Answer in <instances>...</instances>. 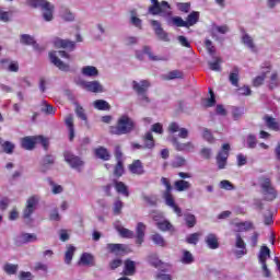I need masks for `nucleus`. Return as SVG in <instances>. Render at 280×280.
<instances>
[{
    "label": "nucleus",
    "instance_id": "obj_29",
    "mask_svg": "<svg viewBox=\"0 0 280 280\" xmlns=\"http://www.w3.org/2000/svg\"><path fill=\"white\" fill-rule=\"evenodd\" d=\"M49 60L52 65H55V67H58V69H67L68 67L65 62H62V60H60V58H58L55 50L49 52Z\"/></svg>",
    "mask_w": 280,
    "mask_h": 280
},
{
    "label": "nucleus",
    "instance_id": "obj_26",
    "mask_svg": "<svg viewBox=\"0 0 280 280\" xmlns=\"http://www.w3.org/2000/svg\"><path fill=\"white\" fill-rule=\"evenodd\" d=\"M191 188V183L185 179H177L174 182V189L176 191H189Z\"/></svg>",
    "mask_w": 280,
    "mask_h": 280
},
{
    "label": "nucleus",
    "instance_id": "obj_43",
    "mask_svg": "<svg viewBox=\"0 0 280 280\" xmlns=\"http://www.w3.org/2000/svg\"><path fill=\"white\" fill-rule=\"evenodd\" d=\"M34 272H44V275H47V270H49V267L45 262H35L33 267Z\"/></svg>",
    "mask_w": 280,
    "mask_h": 280
},
{
    "label": "nucleus",
    "instance_id": "obj_59",
    "mask_svg": "<svg viewBox=\"0 0 280 280\" xmlns=\"http://www.w3.org/2000/svg\"><path fill=\"white\" fill-rule=\"evenodd\" d=\"M114 176H117L118 178L120 176H124V163H121V161H118L115 170H114Z\"/></svg>",
    "mask_w": 280,
    "mask_h": 280
},
{
    "label": "nucleus",
    "instance_id": "obj_48",
    "mask_svg": "<svg viewBox=\"0 0 280 280\" xmlns=\"http://www.w3.org/2000/svg\"><path fill=\"white\" fill-rule=\"evenodd\" d=\"M156 226L160 231H172V223L167 220L159 221Z\"/></svg>",
    "mask_w": 280,
    "mask_h": 280
},
{
    "label": "nucleus",
    "instance_id": "obj_24",
    "mask_svg": "<svg viewBox=\"0 0 280 280\" xmlns=\"http://www.w3.org/2000/svg\"><path fill=\"white\" fill-rule=\"evenodd\" d=\"M20 43H22V45H32V47H33L36 51H38V49H40L39 46H38V44H37L36 40L34 39V37L31 36V35H27V34L21 35V37H20Z\"/></svg>",
    "mask_w": 280,
    "mask_h": 280
},
{
    "label": "nucleus",
    "instance_id": "obj_12",
    "mask_svg": "<svg viewBox=\"0 0 280 280\" xmlns=\"http://www.w3.org/2000/svg\"><path fill=\"white\" fill-rule=\"evenodd\" d=\"M150 24L153 27V32L155 33V36L159 38V40L170 43V34H167V32L163 30V27L161 26V22L156 20H151Z\"/></svg>",
    "mask_w": 280,
    "mask_h": 280
},
{
    "label": "nucleus",
    "instance_id": "obj_14",
    "mask_svg": "<svg viewBox=\"0 0 280 280\" xmlns=\"http://www.w3.org/2000/svg\"><path fill=\"white\" fill-rule=\"evenodd\" d=\"M163 198L165 200V205L173 209L174 213H176L178 218H183V210L180 209V207H178V205H176L172 192H164Z\"/></svg>",
    "mask_w": 280,
    "mask_h": 280
},
{
    "label": "nucleus",
    "instance_id": "obj_41",
    "mask_svg": "<svg viewBox=\"0 0 280 280\" xmlns=\"http://www.w3.org/2000/svg\"><path fill=\"white\" fill-rule=\"evenodd\" d=\"M73 255H75V247L72 245H69L65 254V262L68 265L71 264L73 259Z\"/></svg>",
    "mask_w": 280,
    "mask_h": 280
},
{
    "label": "nucleus",
    "instance_id": "obj_4",
    "mask_svg": "<svg viewBox=\"0 0 280 280\" xmlns=\"http://www.w3.org/2000/svg\"><path fill=\"white\" fill-rule=\"evenodd\" d=\"M40 202V196L33 195L28 197L26 200V206L23 210L22 218L25 220L26 224H30L33 222L32 214L38 209V203Z\"/></svg>",
    "mask_w": 280,
    "mask_h": 280
},
{
    "label": "nucleus",
    "instance_id": "obj_61",
    "mask_svg": "<svg viewBox=\"0 0 280 280\" xmlns=\"http://www.w3.org/2000/svg\"><path fill=\"white\" fill-rule=\"evenodd\" d=\"M203 139L208 141V143H215V138H213V133H211V130L207 128L203 129Z\"/></svg>",
    "mask_w": 280,
    "mask_h": 280
},
{
    "label": "nucleus",
    "instance_id": "obj_53",
    "mask_svg": "<svg viewBox=\"0 0 280 280\" xmlns=\"http://www.w3.org/2000/svg\"><path fill=\"white\" fill-rule=\"evenodd\" d=\"M210 97L206 100V108H211L215 104V93L209 89Z\"/></svg>",
    "mask_w": 280,
    "mask_h": 280
},
{
    "label": "nucleus",
    "instance_id": "obj_20",
    "mask_svg": "<svg viewBox=\"0 0 280 280\" xmlns=\"http://www.w3.org/2000/svg\"><path fill=\"white\" fill-rule=\"evenodd\" d=\"M130 23L133 27H138V30H143V21L139 19V13L137 9L130 10Z\"/></svg>",
    "mask_w": 280,
    "mask_h": 280
},
{
    "label": "nucleus",
    "instance_id": "obj_31",
    "mask_svg": "<svg viewBox=\"0 0 280 280\" xmlns=\"http://www.w3.org/2000/svg\"><path fill=\"white\" fill-rule=\"evenodd\" d=\"M206 244L212 250H215V248H220V243H218V236H215V234H208L206 237Z\"/></svg>",
    "mask_w": 280,
    "mask_h": 280
},
{
    "label": "nucleus",
    "instance_id": "obj_60",
    "mask_svg": "<svg viewBox=\"0 0 280 280\" xmlns=\"http://www.w3.org/2000/svg\"><path fill=\"white\" fill-rule=\"evenodd\" d=\"M185 163H187V161L185 160V158H183V156H177V158H175V160L172 162V166H173V167H185Z\"/></svg>",
    "mask_w": 280,
    "mask_h": 280
},
{
    "label": "nucleus",
    "instance_id": "obj_1",
    "mask_svg": "<svg viewBox=\"0 0 280 280\" xmlns=\"http://www.w3.org/2000/svg\"><path fill=\"white\" fill-rule=\"evenodd\" d=\"M137 128V124L128 115H122L118 118L116 126L109 127L110 135H130Z\"/></svg>",
    "mask_w": 280,
    "mask_h": 280
},
{
    "label": "nucleus",
    "instance_id": "obj_49",
    "mask_svg": "<svg viewBox=\"0 0 280 280\" xmlns=\"http://www.w3.org/2000/svg\"><path fill=\"white\" fill-rule=\"evenodd\" d=\"M172 23L175 25V27H188L187 21L183 20L180 16H174L172 18Z\"/></svg>",
    "mask_w": 280,
    "mask_h": 280
},
{
    "label": "nucleus",
    "instance_id": "obj_52",
    "mask_svg": "<svg viewBox=\"0 0 280 280\" xmlns=\"http://www.w3.org/2000/svg\"><path fill=\"white\" fill-rule=\"evenodd\" d=\"M229 80H230L232 86H236V88L240 86V73L231 72Z\"/></svg>",
    "mask_w": 280,
    "mask_h": 280
},
{
    "label": "nucleus",
    "instance_id": "obj_3",
    "mask_svg": "<svg viewBox=\"0 0 280 280\" xmlns=\"http://www.w3.org/2000/svg\"><path fill=\"white\" fill-rule=\"evenodd\" d=\"M132 89L137 93L142 106L150 104V97H148V90L150 89V81L142 80L140 82L132 81Z\"/></svg>",
    "mask_w": 280,
    "mask_h": 280
},
{
    "label": "nucleus",
    "instance_id": "obj_25",
    "mask_svg": "<svg viewBox=\"0 0 280 280\" xmlns=\"http://www.w3.org/2000/svg\"><path fill=\"white\" fill-rule=\"evenodd\" d=\"M106 248L107 250H109V253H114L115 255H121V253H126V248H128V246L124 244L109 243L106 245Z\"/></svg>",
    "mask_w": 280,
    "mask_h": 280
},
{
    "label": "nucleus",
    "instance_id": "obj_18",
    "mask_svg": "<svg viewBox=\"0 0 280 280\" xmlns=\"http://www.w3.org/2000/svg\"><path fill=\"white\" fill-rule=\"evenodd\" d=\"M129 172H131V174H136L137 176H141L145 174V170L143 168V163L140 160H135L129 165Z\"/></svg>",
    "mask_w": 280,
    "mask_h": 280
},
{
    "label": "nucleus",
    "instance_id": "obj_5",
    "mask_svg": "<svg viewBox=\"0 0 280 280\" xmlns=\"http://www.w3.org/2000/svg\"><path fill=\"white\" fill-rule=\"evenodd\" d=\"M36 143H40L44 150H48L49 148V139L43 136H35V137H24L21 141V145L24 150H34L36 148Z\"/></svg>",
    "mask_w": 280,
    "mask_h": 280
},
{
    "label": "nucleus",
    "instance_id": "obj_34",
    "mask_svg": "<svg viewBox=\"0 0 280 280\" xmlns=\"http://www.w3.org/2000/svg\"><path fill=\"white\" fill-rule=\"evenodd\" d=\"M200 20V12L198 11H192L186 20V25L188 27H192V25H196V23H198V21Z\"/></svg>",
    "mask_w": 280,
    "mask_h": 280
},
{
    "label": "nucleus",
    "instance_id": "obj_38",
    "mask_svg": "<svg viewBox=\"0 0 280 280\" xmlns=\"http://www.w3.org/2000/svg\"><path fill=\"white\" fill-rule=\"evenodd\" d=\"M144 141V148H148L149 150H152L154 148V136H152V132H147L143 138Z\"/></svg>",
    "mask_w": 280,
    "mask_h": 280
},
{
    "label": "nucleus",
    "instance_id": "obj_54",
    "mask_svg": "<svg viewBox=\"0 0 280 280\" xmlns=\"http://www.w3.org/2000/svg\"><path fill=\"white\" fill-rule=\"evenodd\" d=\"M220 188L225 189V191H233V189H235V186L231 182L223 179L220 182Z\"/></svg>",
    "mask_w": 280,
    "mask_h": 280
},
{
    "label": "nucleus",
    "instance_id": "obj_40",
    "mask_svg": "<svg viewBox=\"0 0 280 280\" xmlns=\"http://www.w3.org/2000/svg\"><path fill=\"white\" fill-rule=\"evenodd\" d=\"M55 158L54 155H46L42 161L40 172H47V165H54Z\"/></svg>",
    "mask_w": 280,
    "mask_h": 280
},
{
    "label": "nucleus",
    "instance_id": "obj_15",
    "mask_svg": "<svg viewBox=\"0 0 280 280\" xmlns=\"http://www.w3.org/2000/svg\"><path fill=\"white\" fill-rule=\"evenodd\" d=\"M36 240H38L36 234L22 233L15 237V244L16 246H23V244H30L36 242Z\"/></svg>",
    "mask_w": 280,
    "mask_h": 280
},
{
    "label": "nucleus",
    "instance_id": "obj_16",
    "mask_svg": "<svg viewBox=\"0 0 280 280\" xmlns=\"http://www.w3.org/2000/svg\"><path fill=\"white\" fill-rule=\"evenodd\" d=\"M168 131L174 135L175 132H178L179 139H188L189 138V130L187 128H180L178 122H172L168 126Z\"/></svg>",
    "mask_w": 280,
    "mask_h": 280
},
{
    "label": "nucleus",
    "instance_id": "obj_7",
    "mask_svg": "<svg viewBox=\"0 0 280 280\" xmlns=\"http://www.w3.org/2000/svg\"><path fill=\"white\" fill-rule=\"evenodd\" d=\"M74 82L81 89L85 91H90L91 93H104V86L100 84L97 81H84L82 78H75Z\"/></svg>",
    "mask_w": 280,
    "mask_h": 280
},
{
    "label": "nucleus",
    "instance_id": "obj_37",
    "mask_svg": "<svg viewBox=\"0 0 280 280\" xmlns=\"http://www.w3.org/2000/svg\"><path fill=\"white\" fill-rule=\"evenodd\" d=\"M229 33V26L228 25H217V24H212L211 26V34L215 35V34H226Z\"/></svg>",
    "mask_w": 280,
    "mask_h": 280
},
{
    "label": "nucleus",
    "instance_id": "obj_6",
    "mask_svg": "<svg viewBox=\"0 0 280 280\" xmlns=\"http://www.w3.org/2000/svg\"><path fill=\"white\" fill-rule=\"evenodd\" d=\"M260 187L265 196V200L272 202L277 199V188L272 186V180L269 177H261Z\"/></svg>",
    "mask_w": 280,
    "mask_h": 280
},
{
    "label": "nucleus",
    "instance_id": "obj_10",
    "mask_svg": "<svg viewBox=\"0 0 280 280\" xmlns=\"http://www.w3.org/2000/svg\"><path fill=\"white\" fill-rule=\"evenodd\" d=\"M65 161L69 163V165L79 172H82V167H84V161L80 159L78 155H74L73 153L66 151L63 153Z\"/></svg>",
    "mask_w": 280,
    "mask_h": 280
},
{
    "label": "nucleus",
    "instance_id": "obj_36",
    "mask_svg": "<svg viewBox=\"0 0 280 280\" xmlns=\"http://www.w3.org/2000/svg\"><path fill=\"white\" fill-rule=\"evenodd\" d=\"M151 240L156 246H161L162 248H165V246H167L165 238L159 233L151 235Z\"/></svg>",
    "mask_w": 280,
    "mask_h": 280
},
{
    "label": "nucleus",
    "instance_id": "obj_13",
    "mask_svg": "<svg viewBox=\"0 0 280 280\" xmlns=\"http://www.w3.org/2000/svg\"><path fill=\"white\" fill-rule=\"evenodd\" d=\"M51 43L57 49H67L68 51H73L75 49V42H71L69 39L55 37Z\"/></svg>",
    "mask_w": 280,
    "mask_h": 280
},
{
    "label": "nucleus",
    "instance_id": "obj_64",
    "mask_svg": "<svg viewBox=\"0 0 280 280\" xmlns=\"http://www.w3.org/2000/svg\"><path fill=\"white\" fill-rule=\"evenodd\" d=\"M266 80V73L259 75V77H256L254 80H253V86H261V84H264Z\"/></svg>",
    "mask_w": 280,
    "mask_h": 280
},
{
    "label": "nucleus",
    "instance_id": "obj_9",
    "mask_svg": "<svg viewBox=\"0 0 280 280\" xmlns=\"http://www.w3.org/2000/svg\"><path fill=\"white\" fill-rule=\"evenodd\" d=\"M171 143H173V147L177 152H184L185 154H189L191 152H196V144L194 142L188 141V142H179L178 138L173 137L171 139Z\"/></svg>",
    "mask_w": 280,
    "mask_h": 280
},
{
    "label": "nucleus",
    "instance_id": "obj_47",
    "mask_svg": "<svg viewBox=\"0 0 280 280\" xmlns=\"http://www.w3.org/2000/svg\"><path fill=\"white\" fill-rule=\"evenodd\" d=\"M248 242H249V246H252V248H255L257 246V242H259V232L253 231L249 234Z\"/></svg>",
    "mask_w": 280,
    "mask_h": 280
},
{
    "label": "nucleus",
    "instance_id": "obj_2",
    "mask_svg": "<svg viewBox=\"0 0 280 280\" xmlns=\"http://www.w3.org/2000/svg\"><path fill=\"white\" fill-rule=\"evenodd\" d=\"M31 8H38L42 10V16L44 21H54V10L55 7L47 0H27Z\"/></svg>",
    "mask_w": 280,
    "mask_h": 280
},
{
    "label": "nucleus",
    "instance_id": "obj_55",
    "mask_svg": "<svg viewBox=\"0 0 280 280\" xmlns=\"http://www.w3.org/2000/svg\"><path fill=\"white\" fill-rule=\"evenodd\" d=\"M279 84H280L279 75H277V73H273L270 78L269 89L272 91V89H277Z\"/></svg>",
    "mask_w": 280,
    "mask_h": 280
},
{
    "label": "nucleus",
    "instance_id": "obj_11",
    "mask_svg": "<svg viewBox=\"0 0 280 280\" xmlns=\"http://www.w3.org/2000/svg\"><path fill=\"white\" fill-rule=\"evenodd\" d=\"M231 150V145L225 143L222 145L221 151L217 155V165L219 170H224L226 167V161L229 160V152Z\"/></svg>",
    "mask_w": 280,
    "mask_h": 280
},
{
    "label": "nucleus",
    "instance_id": "obj_42",
    "mask_svg": "<svg viewBox=\"0 0 280 280\" xmlns=\"http://www.w3.org/2000/svg\"><path fill=\"white\" fill-rule=\"evenodd\" d=\"M1 148L5 154H13L14 148H16V145H14V143L11 141H4L2 142Z\"/></svg>",
    "mask_w": 280,
    "mask_h": 280
},
{
    "label": "nucleus",
    "instance_id": "obj_8",
    "mask_svg": "<svg viewBox=\"0 0 280 280\" xmlns=\"http://www.w3.org/2000/svg\"><path fill=\"white\" fill-rule=\"evenodd\" d=\"M152 5L149 7V14L159 16V14H170V3L167 1L159 2V0H151Z\"/></svg>",
    "mask_w": 280,
    "mask_h": 280
},
{
    "label": "nucleus",
    "instance_id": "obj_23",
    "mask_svg": "<svg viewBox=\"0 0 280 280\" xmlns=\"http://www.w3.org/2000/svg\"><path fill=\"white\" fill-rule=\"evenodd\" d=\"M65 124L68 128L69 139L73 141L75 139V127L73 126V115H68L65 119Z\"/></svg>",
    "mask_w": 280,
    "mask_h": 280
},
{
    "label": "nucleus",
    "instance_id": "obj_57",
    "mask_svg": "<svg viewBox=\"0 0 280 280\" xmlns=\"http://www.w3.org/2000/svg\"><path fill=\"white\" fill-rule=\"evenodd\" d=\"M264 224L266 226H270V224H275V220L272 219V211L268 210L265 214H264Z\"/></svg>",
    "mask_w": 280,
    "mask_h": 280
},
{
    "label": "nucleus",
    "instance_id": "obj_63",
    "mask_svg": "<svg viewBox=\"0 0 280 280\" xmlns=\"http://www.w3.org/2000/svg\"><path fill=\"white\" fill-rule=\"evenodd\" d=\"M183 264H192L194 256L188 250L184 252V256L182 258Z\"/></svg>",
    "mask_w": 280,
    "mask_h": 280
},
{
    "label": "nucleus",
    "instance_id": "obj_22",
    "mask_svg": "<svg viewBox=\"0 0 280 280\" xmlns=\"http://www.w3.org/2000/svg\"><path fill=\"white\" fill-rule=\"evenodd\" d=\"M143 56H148L151 60H159L158 56H153L152 48H150L149 46H144L142 51H136V57L138 58V60H143Z\"/></svg>",
    "mask_w": 280,
    "mask_h": 280
},
{
    "label": "nucleus",
    "instance_id": "obj_19",
    "mask_svg": "<svg viewBox=\"0 0 280 280\" xmlns=\"http://www.w3.org/2000/svg\"><path fill=\"white\" fill-rule=\"evenodd\" d=\"M145 229H147V226L143 224V222H139L137 224V228H136V233H137L136 244H138V246H141L143 244V240L145 237Z\"/></svg>",
    "mask_w": 280,
    "mask_h": 280
},
{
    "label": "nucleus",
    "instance_id": "obj_30",
    "mask_svg": "<svg viewBox=\"0 0 280 280\" xmlns=\"http://www.w3.org/2000/svg\"><path fill=\"white\" fill-rule=\"evenodd\" d=\"M115 229L119 233L120 237H125L126 240H132L135 237V232L131 230H128L121 225H116Z\"/></svg>",
    "mask_w": 280,
    "mask_h": 280
},
{
    "label": "nucleus",
    "instance_id": "obj_51",
    "mask_svg": "<svg viewBox=\"0 0 280 280\" xmlns=\"http://www.w3.org/2000/svg\"><path fill=\"white\" fill-rule=\"evenodd\" d=\"M148 261L151 266H153L154 268H159V266H161V260L159 259V256H156V254H152L148 257Z\"/></svg>",
    "mask_w": 280,
    "mask_h": 280
},
{
    "label": "nucleus",
    "instance_id": "obj_44",
    "mask_svg": "<svg viewBox=\"0 0 280 280\" xmlns=\"http://www.w3.org/2000/svg\"><path fill=\"white\" fill-rule=\"evenodd\" d=\"M60 16L63 19V21H73L75 19V15H73V13L66 8L60 10Z\"/></svg>",
    "mask_w": 280,
    "mask_h": 280
},
{
    "label": "nucleus",
    "instance_id": "obj_21",
    "mask_svg": "<svg viewBox=\"0 0 280 280\" xmlns=\"http://www.w3.org/2000/svg\"><path fill=\"white\" fill-rule=\"evenodd\" d=\"M135 272H137V264L130 259L125 260L124 276L132 277V275H135Z\"/></svg>",
    "mask_w": 280,
    "mask_h": 280
},
{
    "label": "nucleus",
    "instance_id": "obj_17",
    "mask_svg": "<svg viewBox=\"0 0 280 280\" xmlns=\"http://www.w3.org/2000/svg\"><path fill=\"white\" fill-rule=\"evenodd\" d=\"M262 119L269 130H273V132H280V122L277 121V118L270 115H265Z\"/></svg>",
    "mask_w": 280,
    "mask_h": 280
},
{
    "label": "nucleus",
    "instance_id": "obj_33",
    "mask_svg": "<svg viewBox=\"0 0 280 280\" xmlns=\"http://www.w3.org/2000/svg\"><path fill=\"white\" fill-rule=\"evenodd\" d=\"M268 259H270V248L262 246L258 255V261L259 264H266Z\"/></svg>",
    "mask_w": 280,
    "mask_h": 280
},
{
    "label": "nucleus",
    "instance_id": "obj_56",
    "mask_svg": "<svg viewBox=\"0 0 280 280\" xmlns=\"http://www.w3.org/2000/svg\"><path fill=\"white\" fill-rule=\"evenodd\" d=\"M121 209H124V202L117 199L114 202V207H113L114 215H119V213H121Z\"/></svg>",
    "mask_w": 280,
    "mask_h": 280
},
{
    "label": "nucleus",
    "instance_id": "obj_27",
    "mask_svg": "<svg viewBox=\"0 0 280 280\" xmlns=\"http://www.w3.org/2000/svg\"><path fill=\"white\" fill-rule=\"evenodd\" d=\"M94 154L96 159H101L102 161H110V153L104 147L96 148L94 150Z\"/></svg>",
    "mask_w": 280,
    "mask_h": 280
},
{
    "label": "nucleus",
    "instance_id": "obj_46",
    "mask_svg": "<svg viewBox=\"0 0 280 280\" xmlns=\"http://www.w3.org/2000/svg\"><path fill=\"white\" fill-rule=\"evenodd\" d=\"M246 47L252 51V54H257V51H259L257 45L253 40V37L248 35H246Z\"/></svg>",
    "mask_w": 280,
    "mask_h": 280
},
{
    "label": "nucleus",
    "instance_id": "obj_35",
    "mask_svg": "<svg viewBox=\"0 0 280 280\" xmlns=\"http://www.w3.org/2000/svg\"><path fill=\"white\" fill-rule=\"evenodd\" d=\"M182 215H184V220H185L186 226L188 229H194V226H196V224L198 222L197 219H196V215H194V214H191L189 212H185Z\"/></svg>",
    "mask_w": 280,
    "mask_h": 280
},
{
    "label": "nucleus",
    "instance_id": "obj_39",
    "mask_svg": "<svg viewBox=\"0 0 280 280\" xmlns=\"http://www.w3.org/2000/svg\"><path fill=\"white\" fill-rule=\"evenodd\" d=\"M94 108L97 110H110V104L104 100H96L94 102Z\"/></svg>",
    "mask_w": 280,
    "mask_h": 280
},
{
    "label": "nucleus",
    "instance_id": "obj_32",
    "mask_svg": "<svg viewBox=\"0 0 280 280\" xmlns=\"http://www.w3.org/2000/svg\"><path fill=\"white\" fill-rule=\"evenodd\" d=\"M82 266H95V257L92 254L83 253L80 258Z\"/></svg>",
    "mask_w": 280,
    "mask_h": 280
},
{
    "label": "nucleus",
    "instance_id": "obj_62",
    "mask_svg": "<svg viewBox=\"0 0 280 280\" xmlns=\"http://www.w3.org/2000/svg\"><path fill=\"white\" fill-rule=\"evenodd\" d=\"M11 16V12L4 11L3 8H0V21H2V23H8Z\"/></svg>",
    "mask_w": 280,
    "mask_h": 280
},
{
    "label": "nucleus",
    "instance_id": "obj_58",
    "mask_svg": "<svg viewBox=\"0 0 280 280\" xmlns=\"http://www.w3.org/2000/svg\"><path fill=\"white\" fill-rule=\"evenodd\" d=\"M176 5L179 12H185V14L191 10V3L189 2H178Z\"/></svg>",
    "mask_w": 280,
    "mask_h": 280
},
{
    "label": "nucleus",
    "instance_id": "obj_50",
    "mask_svg": "<svg viewBox=\"0 0 280 280\" xmlns=\"http://www.w3.org/2000/svg\"><path fill=\"white\" fill-rule=\"evenodd\" d=\"M199 240H200V233H192L186 237L187 244H194V246L198 244Z\"/></svg>",
    "mask_w": 280,
    "mask_h": 280
},
{
    "label": "nucleus",
    "instance_id": "obj_28",
    "mask_svg": "<svg viewBox=\"0 0 280 280\" xmlns=\"http://www.w3.org/2000/svg\"><path fill=\"white\" fill-rule=\"evenodd\" d=\"M114 187L117 194H121V196H125V198H128L130 196V191H128V186H126L124 182L114 180Z\"/></svg>",
    "mask_w": 280,
    "mask_h": 280
},
{
    "label": "nucleus",
    "instance_id": "obj_45",
    "mask_svg": "<svg viewBox=\"0 0 280 280\" xmlns=\"http://www.w3.org/2000/svg\"><path fill=\"white\" fill-rule=\"evenodd\" d=\"M3 270L7 275H16L18 270H19V265H12L10 262H7L3 266Z\"/></svg>",
    "mask_w": 280,
    "mask_h": 280
}]
</instances>
